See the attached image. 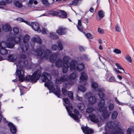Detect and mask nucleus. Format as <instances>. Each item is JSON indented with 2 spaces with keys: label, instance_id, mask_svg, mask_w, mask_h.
Masks as SVG:
<instances>
[{
  "label": "nucleus",
  "instance_id": "f257e3e1",
  "mask_svg": "<svg viewBox=\"0 0 134 134\" xmlns=\"http://www.w3.org/2000/svg\"><path fill=\"white\" fill-rule=\"evenodd\" d=\"M70 70L71 71L77 70L78 71H81L83 70L85 67L84 64L82 63L78 64L77 61L72 60L70 62Z\"/></svg>",
  "mask_w": 134,
  "mask_h": 134
},
{
  "label": "nucleus",
  "instance_id": "f03ea898",
  "mask_svg": "<svg viewBox=\"0 0 134 134\" xmlns=\"http://www.w3.org/2000/svg\"><path fill=\"white\" fill-rule=\"evenodd\" d=\"M42 74V72L39 70H37L33 73L31 76H27L25 78V80L27 82L30 81L35 83L39 79Z\"/></svg>",
  "mask_w": 134,
  "mask_h": 134
},
{
  "label": "nucleus",
  "instance_id": "7ed1b4c3",
  "mask_svg": "<svg viewBox=\"0 0 134 134\" xmlns=\"http://www.w3.org/2000/svg\"><path fill=\"white\" fill-rule=\"evenodd\" d=\"M41 78L43 82H46L44 84L46 87H48L50 86L51 88H53V83L51 81V76L50 74L47 72H43L41 76Z\"/></svg>",
  "mask_w": 134,
  "mask_h": 134
},
{
  "label": "nucleus",
  "instance_id": "20e7f679",
  "mask_svg": "<svg viewBox=\"0 0 134 134\" xmlns=\"http://www.w3.org/2000/svg\"><path fill=\"white\" fill-rule=\"evenodd\" d=\"M92 95V94L91 92H88L85 94V95L88 98L89 103L90 104L93 105L96 102L97 99L95 96H91L89 97Z\"/></svg>",
  "mask_w": 134,
  "mask_h": 134
},
{
  "label": "nucleus",
  "instance_id": "39448f33",
  "mask_svg": "<svg viewBox=\"0 0 134 134\" xmlns=\"http://www.w3.org/2000/svg\"><path fill=\"white\" fill-rule=\"evenodd\" d=\"M88 77L86 74L84 72H82L81 73V76L80 77V82H82L84 81L83 85L86 86L87 85V79Z\"/></svg>",
  "mask_w": 134,
  "mask_h": 134
},
{
  "label": "nucleus",
  "instance_id": "423d86ee",
  "mask_svg": "<svg viewBox=\"0 0 134 134\" xmlns=\"http://www.w3.org/2000/svg\"><path fill=\"white\" fill-rule=\"evenodd\" d=\"M69 76L67 75H66L62 76L60 79L58 78L55 79V82L57 84H60L62 82L68 81L69 80Z\"/></svg>",
  "mask_w": 134,
  "mask_h": 134
},
{
  "label": "nucleus",
  "instance_id": "0eeeda50",
  "mask_svg": "<svg viewBox=\"0 0 134 134\" xmlns=\"http://www.w3.org/2000/svg\"><path fill=\"white\" fill-rule=\"evenodd\" d=\"M20 46L21 51L25 53L29 48V46L28 42H22L20 44Z\"/></svg>",
  "mask_w": 134,
  "mask_h": 134
},
{
  "label": "nucleus",
  "instance_id": "6e6552de",
  "mask_svg": "<svg viewBox=\"0 0 134 134\" xmlns=\"http://www.w3.org/2000/svg\"><path fill=\"white\" fill-rule=\"evenodd\" d=\"M15 74L16 75H18L19 80L20 81L22 82L23 81L24 79V72L23 70L17 69Z\"/></svg>",
  "mask_w": 134,
  "mask_h": 134
},
{
  "label": "nucleus",
  "instance_id": "1a4fd4ad",
  "mask_svg": "<svg viewBox=\"0 0 134 134\" xmlns=\"http://www.w3.org/2000/svg\"><path fill=\"white\" fill-rule=\"evenodd\" d=\"M81 129L85 134H91L94 132V131L92 129L88 127L83 125L81 127Z\"/></svg>",
  "mask_w": 134,
  "mask_h": 134
},
{
  "label": "nucleus",
  "instance_id": "9d476101",
  "mask_svg": "<svg viewBox=\"0 0 134 134\" xmlns=\"http://www.w3.org/2000/svg\"><path fill=\"white\" fill-rule=\"evenodd\" d=\"M66 28L63 27L62 26L60 27L57 30L56 32L59 35H65L67 32Z\"/></svg>",
  "mask_w": 134,
  "mask_h": 134
},
{
  "label": "nucleus",
  "instance_id": "9b49d317",
  "mask_svg": "<svg viewBox=\"0 0 134 134\" xmlns=\"http://www.w3.org/2000/svg\"><path fill=\"white\" fill-rule=\"evenodd\" d=\"M96 91V92H98L97 94L98 95L100 99H104L105 95L104 92L105 90L103 88H98V90Z\"/></svg>",
  "mask_w": 134,
  "mask_h": 134
},
{
  "label": "nucleus",
  "instance_id": "f8f14e48",
  "mask_svg": "<svg viewBox=\"0 0 134 134\" xmlns=\"http://www.w3.org/2000/svg\"><path fill=\"white\" fill-rule=\"evenodd\" d=\"M88 116L90 120L91 121L95 123H98L99 122V118H98L94 114H90Z\"/></svg>",
  "mask_w": 134,
  "mask_h": 134
},
{
  "label": "nucleus",
  "instance_id": "ddd939ff",
  "mask_svg": "<svg viewBox=\"0 0 134 134\" xmlns=\"http://www.w3.org/2000/svg\"><path fill=\"white\" fill-rule=\"evenodd\" d=\"M64 106L66 107V109L67 111L69 113L71 117L74 120H76L78 119V116L77 114H76L71 113L72 111L66 105L64 104Z\"/></svg>",
  "mask_w": 134,
  "mask_h": 134
},
{
  "label": "nucleus",
  "instance_id": "4468645a",
  "mask_svg": "<svg viewBox=\"0 0 134 134\" xmlns=\"http://www.w3.org/2000/svg\"><path fill=\"white\" fill-rule=\"evenodd\" d=\"M31 26L35 31H37L39 33L41 32V30L39 27V25L38 23L37 22L32 23Z\"/></svg>",
  "mask_w": 134,
  "mask_h": 134
},
{
  "label": "nucleus",
  "instance_id": "2eb2a0df",
  "mask_svg": "<svg viewBox=\"0 0 134 134\" xmlns=\"http://www.w3.org/2000/svg\"><path fill=\"white\" fill-rule=\"evenodd\" d=\"M10 128V130L12 134H14L16 132L17 129L15 126L11 122H9L8 124Z\"/></svg>",
  "mask_w": 134,
  "mask_h": 134
},
{
  "label": "nucleus",
  "instance_id": "dca6fc26",
  "mask_svg": "<svg viewBox=\"0 0 134 134\" xmlns=\"http://www.w3.org/2000/svg\"><path fill=\"white\" fill-rule=\"evenodd\" d=\"M100 111L103 112L102 114V116L104 119H107L109 116L110 113H109V111L108 110H104L102 109Z\"/></svg>",
  "mask_w": 134,
  "mask_h": 134
},
{
  "label": "nucleus",
  "instance_id": "f3484780",
  "mask_svg": "<svg viewBox=\"0 0 134 134\" xmlns=\"http://www.w3.org/2000/svg\"><path fill=\"white\" fill-rule=\"evenodd\" d=\"M70 58L69 57L67 56H65L63 57V64H66V65L68 67H69L70 63L69 64V61Z\"/></svg>",
  "mask_w": 134,
  "mask_h": 134
},
{
  "label": "nucleus",
  "instance_id": "a211bd4d",
  "mask_svg": "<svg viewBox=\"0 0 134 134\" xmlns=\"http://www.w3.org/2000/svg\"><path fill=\"white\" fill-rule=\"evenodd\" d=\"M56 66L58 68L61 67L63 65H64L63 63L61 58H59L55 63Z\"/></svg>",
  "mask_w": 134,
  "mask_h": 134
},
{
  "label": "nucleus",
  "instance_id": "6ab92c4d",
  "mask_svg": "<svg viewBox=\"0 0 134 134\" xmlns=\"http://www.w3.org/2000/svg\"><path fill=\"white\" fill-rule=\"evenodd\" d=\"M101 99V100L98 104L99 107V109L100 111H101L103 109V108L104 107L105 105L104 99Z\"/></svg>",
  "mask_w": 134,
  "mask_h": 134
},
{
  "label": "nucleus",
  "instance_id": "aec40b11",
  "mask_svg": "<svg viewBox=\"0 0 134 134\" xmlns=\"http://www.w3.org/2000/svg\"><path fill=\"white\" fill-rule=\"evenodd\" d=\"M51 53V51L49 50L46 49L44 50V55L43 57L46 59H48Z\"/></svg>",
  "mask_w": 134,
  "mask_h": 134
},
{
  "label": "nucleus",
  "instance_id": "412c9836",
  "mask_svg": "<svg viewBox=\"0 0 134 134\" xmlns=\"http://www.w3.org/2000/svg\"><path fill=\"white\" fill-rule=\"evenodd\" d=\"M42 49L41 48L36 49L34 52V54L36 55L41 56L42 54Z\"/></svg>",
  "mask_w": 134,
  "mask_h": 134
},
{
  "label": "nucleus",
  "instance_id": "4be33fe9",
  "mask_svg": "<svg viewBox=\"0 0 134 134\" xmlns=\"http://www.w3.org/2000/svg\"><path fill=\"white\" fill-rule=\"evenodd\" d=\"M106 127L109 129H114V122L111 121L108 122L106 124Z\"/></svg>",
  "mask_w": 134,
  "mask_h": 134
},
{
  "label": "nucleus",
  "instance_id": "5701e85b",
  "mask_svg": "<svg viewBox=\"0 0 134 134\" xmlns=\"http://www.w3.org/2000/svg\"><path fill=\"white\" fill-rule=\"evenodd\" d=\"M58 58L57 55L55 54H53L51 55L50 58L49 60L52 63L54 62Z\"/></svg>",
  "mask_w": 134,
  "mask_h": 134
},
{
  "label": "nucleus",
  "instance_id": "b1692460",
  "mask_svg": "<svg viewBox=\"0 0 134 134\" xmlns=\"http://www.w3.org/2000/svg\"><path fill=\"white\" fill-rule=\"evenodd\" d=\"M3 30L5 32H8L11 31V28L9 24H7L3 26Z\"/></svg>",
  "mask_w": 134,
  "mask_h": 134
},
{
  "label": "nucleus",
  "instance_id": "393cba45",
  "mask_svg": "<svg viewBox=\"0 0 134 134\" xmlns=\"http://www.w3.org/2000/svg\"><path fill=\"white\" fill-rule=\"evenodd\" d=\"M98 15L99 18H96V19L98 20H99L104 16V12L102 10H100L98 12Z\"/></svg>",
  "mask_w": 134,
  "mask_h": 134
},
{
  "label": "nucleus",
  "instance_id": "a878e982",
  "mask_svg": "<svg viewBox=\"0 0 134 134\" xmlns=\"http://www.w3.org/2000/svg\"><path fill=\"white\" fill-rule=\"evenodd\" d=\"M21 36L19 37H14L10 38V39L12 42H14V43H17L20 42L21 41Z\"/></svg>",
  "mask_w": 134,
  "mask_h": 134
},
{
  "label": "nucleus",
  "instance_id": "bb28decb",
  "mask_svg": "<svg viewBox=\"0 0 134 134\" xmlns=\"http://www.w3.org/2000/svg\"><path fill=\"white\" fill-rule=\"evenodd\" d=\"M53 92L58 97H60V91L58 86L56 89L53 90Z\"/></svg>",
  "mask_w": 134,
  "mask_h": 134
},
{
  "label": "nucleus",
  "instance_id": "cd10ccee",
  "mask_svg": "<svg viewBox=\"0 0 134 134\" xmlns=\"http://www.w3.org/2000/svg\"><path fill=\"white\" fill-rule=\"evenodd\" d=\"M77 75V74L76 72H74L70 74L69 76V79L71 80H74Z\"/></svg>",
  "mask_w": 134,
  "mask_h": 134
},
{
  "label": "nucleus",
  "instance_id": "c85d7f7f",
  "mask_svg": "<svg viewBox=\"0 0 134 134\" xmlns=\"http://www.w3.org/2000/svg\"><path fill=\"white\" fill-rule=\"evenodd\" d=\"M28 63V61L26 60H25L23 61H21L20 62V64L21 68L24 67L26 66Z\"/></svg>",
  "mask_w": 134,
  "mask_h": 134
},
{
  "label": "nucleus",
  "instance_id": "c756f323",
  "mask_svg": "<svg viewBox=\"0 0 134 134\" xmlns=\"http://www.w3.org/2000/svg\"><path fill=\"white\" fill-rule=\"evenodd\" d=\"M98 84L96 82H93L91 84V87L94 89V90L96 92L97 90H98Z\"/></svg>",
  "mask_w": 134,
  "mask_h": 134
},
{
  "label": "nucleus",
  "instance_id": "7c9ffc66",
  "mask_svg": "<svg viewBox=\"0 0 134 134\" xmlns=\"http://www.w3.org/2000/svg\"><path fill=\"white\" fill-rule=\"evenodd\" d=\"M32 40L33 42H35L40 44H41L42 42L41 40L39 38L33 37L32 39Z\"/></svg>",
  "mask_w": 134,
  "mask_h": 134
},
{
  "label": "nucleus",
  "instance_id": "2f4dec72",
  "mask_svg": "<svg viewBox=\"0 0 134 134\" xmlns=\"http://www.w3.org/2000/svg\"><path fill=\"white\" fill-rule=\"evenodd\" d=\"M77 107L79 110H83L85 109V106L84 104L82 103L78 104Z\"/></svg>",
  "mask_w": 134,
  "mask_h": 134
},
{
  "label": "nucleus",
  "instance_id": "473e14b6",
  "mask_svg": "<svg viewBox=\"0 0 134 134\" xmlns=\"http://www.w3.org/2000/svg\"><path fill=\"white\" fill-rule=\"evenodd\" d=\"M8 60L11 62H15L16 59L14 58V56L12 54H10L9 55L8 57Z\"/></svg>",
  "mask_w": 134,
  "mask_h": 134
},
{
  "label": "nucleus",
  "instance_id": "72a5a7b5",
  "mask_svg": "<svg viewBox=\"0 0 134 134\" xmlns=\"http://www.w3.org/2000/svg\"><path fill=\"white\" fill-rule=\"evenodd\" d=\"M49 37L52 39H57L58 38V36L55 33H52L50 34Z\"/></svg>",
  "mask_w": 134,
  "mask_h": 134
},
{
  "label": "nucleus",
  "instance_id": "f704fd0d",
  "mask_svg": "<svg viewBox=\"0 0 134 134\" xmlns=\"http://www.w3.org/2000/svg\"><path fill=\"white\" fill-rule=\"evenodd\" d=\"M118 115V113L116 111H113L112 113L111 118L113 119H116Z\"/></svg>",
  "mask_w": 134,
  "mask_h": 134
},
{
  "label": "nucleus",
  "instance_id": "c9c22d12",
  "mask_svg": "<svg viewBox=\"0 0 134 134\" xmlns=\"http://www.w3.org/2000/svg\"><path fill=\"white\" fill-rule=\"evenodd\" d=\"M11 41L8 43L7 44V46L8 48H13L14 45L15 43L14 42H12L11 40Z\"/></svg>",
  "mask_w": 134,
  "mask_h": 134
},
{
  "label": "nucleus",
  "instance_id": "e433bc0d",
  "mask_svg": "<svg viewBox=\"0 0 134 134\" xmlns=\"http://www.w3.org/2000/svg\"><path fill=\"white\" fill-rule=\"evenodd\" d=\"M70 68V67H68V66H66L64 65H63L62 67V71L63 72L64 74H65L68 71V68Z\"/></svg>",
  "mask_w": 134,
  "mask_h": 134
},
{
  "label": "nucleus",
  "instance_id": "4c0bfd02",
  "mask_svg": "<svg viewBox=\"0 0 134 134\" xmlns=\"http://www.w3.org/2000/svg\"><path fill=\"white\" fill-rule=\"evenodd\" d=\"M51 73L52 75L55 77L58 75L59 72L57 70L54 69L52 71Z\"/></svg>",
  "mask_w": 134,
  "mask_h": 134
},
{
  "label": "nucleus",
  "instance_id": "58836bf2",
  "mask_svg": "<svg viewBox=\"0 0 134 134\" xmlns=\"http://www.w3.org/2000/svg\"><path fill=\"white\" fill-rule=\"evenodd\" d=\"M59 11L60 13L61 14V15L62 16V18H66L67 16V14L65 12L62 10H60Z\"/></svg>",
  "mask_w": 134,
  "mask_h": 134
},
{
  "label": "nucleus",
  "instance_id": "ea45409f",
  "mask_svg": "<svg viewBox=\"0 0 134 134\" xmlns=\"http://www.w3.org/2000/svg\"><path fill=\"white\" fill-rule=\"evenodd\" d=\"M95 111V110L94 109L92 108H88L86 110V112L88 113H92Z\"/></svg>",
  "mask_w": 134,
  "mask_h": 134
},
{
  "label": "nucleus",
  "instance_id": "a19ab883",
  "mask_svg": "<svg viewBox=\"0 0 134 134\" xmlns=\"http://www.w3.org/2000/svg\"><path fill=\"white\" fill-rule=\"evenodd\" d=\"M114 125L115 126H114V129H117V130H119L120 129V127H121V123L119 122H118L117 124H115L114 122Z\"/></svg>",
  "mask_w": 134,
  "mask_h": 134
},
{
  "label": "nucleus",
  "instance_id": "79ce46f5",
  "mask_svg": "<svg viewBox=\"0 0 134 134\" xmlns=\"http://www.w3.org/2000/svg\"><path fill=\"white\" fill-rule=\"evenodd\" d=\"M15 4L16 7L19 8H20L23 7L22 4L18 1H16L15 2Z\"/></svg>",
  "mask_w": 134,
  "mask_h": 134
},
{
  "label": "nucleus",
  "instance_id": "37998d69",
  "mask_svg": "<svg viewBox=\"0 0 134 134\" xmlns=\"http://www.w3.org/2000/svg\"><path fill=\"white\" fill-rule=\"evenodd\" d=\"M114 107V105L113 103H110L109 105L108 108L109 111H111L113 110Z\"/></svg>",
  "mask_w": 134,
  "mask_h": 134
},
{
  "label": "nucleus",
  "instance_id": "c03bdc74",
  "mask_svg": "<svg viewBox=\"0 0 134 134\" xmlns=\"http://www.w3.org/2000/svg\"><path fill=\"white\" fill-rule=\"evenodd\" d=\"M79 89L83 92H85L86 90L85 87L83 85L82 86V85H80L79 86Z\"/></svg>",
  "mask_w": 134,
  "mask_h": 134
},
{
  "label": "nucleus",
  "instance_id": "a18cd8bd",
  "mask_svg": "<svg viewBox=\"0 0 134 134\" xmlns=\"http://www.w3.org/2000/svg\"><path fill=\"white\" fill-rule=\"evenodd\" d=\"M125 59L129 63H131L132 62L131 58L128 55H127L126 56Z\"/></svg>",
  "mask_w": 134,
  "mask_h": 134
},
{
  "label": "nucleus",
  "instance_id": "49530a36",
  "mask_svg": "<svg viewBox=\"0 0 134 134\" xmlns=\"http://www.w3.org/2000/svg\"><path fill=\"white\" fill-rule=\"evenodd\" d=\"M29 39V36L28 35H27L24 37L23 42H27Z\"/></svg>",
  "mask_w": 134,
  "mask_h": 134
},
{
  "label": "nucleus",
  "instance_id": "de8ad7c7",
  "mask_svg": "<svg viewBox=\"0 0 134 134\" xmlns=\"http://www.w3.org/2000/svg\"><path fill=\"white\" fill-rule=\"evenodd\" d=\"M79 0H74L73 1L71 2L70 3V4L76 5L78 3Z\"/></svg>",
  "mask_w": 134,
  "mask_h": 134
},
{
  "label": "nucleus",
  "instance_id": "09e8293b",
  "mask_svg": "<svg viewBox=\"0 0 134 134\" xmlns=\"http://www.w3.org/2000/svg\"><path fill=\"white\" fill-rule=\"evenodd\" d=\"M68 94V97L71 99L72 100L73 99V93L71 91H70L69 92Z\"/></svg>",
  "mask_w": 134,
  "mask_h": 134
},
{
  "label": "nucleus",
  "instance_id": "8fccbe9b",
  "mask_svg": "<svg viewBox=\"0 0 134 134\" xmlns=\"http://www.w3.org/2000/svg\"><path fill=\"white\" fill-rule=\"evenodd\" d=\"M13 31L15 34H17L19 32L18 28L17 27H15L13 29Z\"/></svg>",
  "mask_w": 134,
  "mask_h": 134
},
{
  "label": "nucleus",
  "instance_id": "3c124183",
  "mask_svg": "<svg viewBox=\"0 0 134 134\" xmlns=\"http://www.w3.org/2000/svg\"><path fill=\"white\" fill-rule=\"evenodd\" d=\"M19 57L20 58L23 59H25L27 57V56L25 54H20Z\"/></svg>",
  "mask_w": 134,
  "mask_h": 134
},
{
  "label": "nucleus",
  "instance_id": "603ef678",
  "mask_svg": "<svg viewBox=\"0 0 134 134\" xmlns=\"http://www.w3.org/2000/svg\"><path fill=\"white\" fill-rule=\"evenodd\" d=\"M82 58L84 60H89V59L88 56L85 54L83 55H82Z\"/></svg>",
  "mask_w": 134,
  "mask_h": 134
},
{
  "label": "nucleus",
  "instance_id": "864d4df0",
  "mask_svg": "<svg viewBox=\"0 0 134 134\" xmlns=\"http://www.w3.org/2000/svg\"><path fill=\"white\" fill-rule=\"evenodd\" d=\"M115 29L116 31H117L120 32L121 31L120 29L118 24H117L115 26Z\"/></svg>",
  "mask_w": 134,
  "mask_h": 134
},
{
  "label": "nucleus",
  "instance_id": "5fc2aeb1",
  "mask_svg": "<svg viewBox=\"0 0 134 134\" xmlns=\"http://www.w3.org/2000/svg\"><path fill=\"white\" fill-rule=\"evenodd\" d=\"M59 50H62L63 49V46L61 43H58V48Z\"/></svg>",
  "mask_w": 134,
  "mask_h": 134
},
{
  "label": "nucleus",
  "instance_id": "6e6d98bb",
  "mask_svg": "<svg viewBox=\"0 0 134 134\" xmlns=\"http://www.w3.org/2000/svg\"><path fill=\"white\" fill-rule=\"evenodd\" d=\"M62 92L63 93L64 95L68 94V91L64 88H62Z\"/></svg>",
  "mask_w": 134,
  "mask_h": 134
},
{
  "label": "nucleus",
  "instance_id": "4d7b16f0",
  "mask_svg": "<svg viewBox=\"0 0 134 134\" xmlns=\"http://www.w3.org/2000/svg\"><path fill=\"white\" fill-rule=\"evenodd\" d=\"M86 35L88 38L92 39L93 38L92 35L90 33H87L86 34Z\"/></svg>",
  "mask_w": 134,
  "mask_h": 134
},
{
  "label": "nucleus",
  "instance_id": "13d9d810",
  "mask_svg": "<svg viewBox=\"0 0 134 134\" xmlns=\"http://www.w3.org/2000/svg\"><path fill=\"white\" fill-rule=\"evenodd\" d=\"M58 48V46L57 45L54 44L52 46V49L53 51L57 50Z\"/></svg>",
  "mask_w": 134,
  "mask_h": 134
},
{
  "label": "nucleus",
  "instance_id": "bf43d9fd",
  "mask_svg": "<svg viewBox=\"0 0 134 134\" xmlns=\"http://www.w3.org/2000/svg\"><path fill=\"white\" fill-rule=\"evenodd\" d=\"M115 65L118 69L120 70H122L124 71V69L121 67L119 63H116Z\"/></svg>",
  "mask_w": 134,
  "mask_h": 134
},
{
  "label": "nucleus",
  "instance_id": "052dcab7",
  "mask_svg": "<svg viewBox=\"0 0 134 134\" xmlns=\"http://www.w3.org/2000/svg\"><path fill=\"white\" fill-rule=\"evenodd\" d=\"M60 14V13L58 11H53L51 14L53 15V16H58Z\"/></svg>",
  "mask_w": 134,
  "mask_h": 134
},
{
  "label": "nucleus",
  "instance_id": "680f3d73",
  "mask_svg": "<svg viewBox=\"0 0 134 134\" xmlns=\"http://www.w3.org/2000/svg\"><path fill=\"white\" fill-rule=\"evenodd\" d=\"M98 31L100 34H103L104 33V30L99 28H98Z\"/></svg>",
  "mask_w": 134,
  "mask_h": 134
},
{
  "label": "nucleus",
  "instance_id": "e2e57ef3",
  "mask_svg": "<svg viewBox=\"0 0 134 134\" xmlns=\"http://www.w3.org/2000/svg\"><path fill=\"white\" fill-rule=\"evenodd\" d=\"M114 53L117 54H120L121 53V51L117 49H115L114 50Z\"/></svg>",
  "mask_w": 134,
  "mask_h": 134
},
{
  "label": "nucleus",
  "instance_id": "0e129e2a",
  "mask_svg": "<svg viewBox=\"0 0 134 134\" xmlns=\"http://www.w3.org/2000/svg\"><path fill=\"white\" fill-rule=\"evenodd\" d=\"M42 1L43 4L47 6L48 5V0H42Z\"/></svg>",
  "mask_w": 134,
  "mask_h": 134
},
{
  "label": "nucleus",
  "instance_id": "69168bd1",
  "mask_svg": "<svg viewBox=\"0 0 134 134\" xmlns=\"http://www.w3.org/2000/svg\"><path fill=\"white\" fill-rule=\"evenodd\" d=\"M132 130L131 128H129L127 131V134H131Z\"/></svg>",
  "mask_w": 134,
  "mask_h": 134
},
{
  "label": "nucleus",
  "instance_id": "338daca9",
  "mask_svg": "<svg viewBox=\"0 0 134 134\" xmlns=\"http://www.w3.org/2000/svg\"><path fill=\"white\" fill-rule=\"evenodd\" d=\"M41 31L42 33L43 34H45L47 33V31L45 28H43Z\"/></svg>",
  "mask_w": 134,
  "mask_h": 134
},
{
  "label": "nucleus",
  "instance_id": "774afa93",
  "mask_svg": "<svg viewBox=\"0 0 134 134\" xmlns=\"http://www.w3.org/2000/svg\"><path fill=\"white\" fill-rule=\"evenodd\" d=\"M64 102L66 104H68L69 103L70 101L69 100L68 98L64 99Z\"/></svg>",
  "mask_w": 134,
  "mask_h": 134
}]
</instances>
